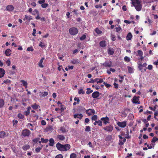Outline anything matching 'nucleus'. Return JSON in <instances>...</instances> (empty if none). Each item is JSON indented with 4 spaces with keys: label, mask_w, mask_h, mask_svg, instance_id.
Wrapping results in <instances>:
<instances>
[{
    "label": "nucleus",
    "mask_w": 158,
    "mask_h": 158,
    "mask_svg": "<svg viewBox=\"0 0 158 158\" xmlns=\"http://www.w3.org/2000/svg\"><path fill=\"white\" fill-rule=\"evenodd\" d=\"M131 2L132 4L137 11H139L141 10L142 5L140 1L139 0H131Z\"/></svg>",
    "instance_id": "nucleus-1"
},
{
    "label": "nucleus",
    "mask_w": 158,
    "mask_h": 158,
    "mask_svg": "<svg viewBox=\"0 0 158 158\" xmlns=\"http://www.w3.org/2000/svg\"><path fill=\"white\" fill-rule=\"evenodd\" d=\"M69 33L72 35H75L78 32V30L76 27L70 28L69 30Z\"/></svg>",
    "instance_id": "nucleus-2"
},
{
    "label": "nucleus",
    "mask_w": 158,
    "mask_h": 158,
    "mask_svg": "<svg viewBox=\"0 0 158 158\" xmlns=\"http://www.w3.org/2000/svg\"><path fill=\"white\" fill-rule=\"evenodd\" d=\"M30 134V132L29 130L27 129L23 130L22 132V135L24 137H28Z\"/></svg>",
    "instance_id": "nucleus-3"
},
{
    "label": "nucleus",
    "mask_w": 158,
    "mask_h": 158,
    "mask_svg": "<svg viewBox=\"0 0 158 158\" xmlns=\"http://www.w3.org/2000/svg\"><path fill=\"white\" fill-rule=\"evenodd\" d=\"M104 130L109 132L112 131L113 129V126L111 125H109L108 126H106V127L103 128Z\"/></svg>",
    "instance_id": "nucleus-4"
},
{
    "label": "nucleus",
    "mask_w": 158,
    "mask_h": 158,
    "mask_svg": "<svg viewBox=\"0 0 158 158\" xmlns=\"http://www.w3.org/2000/svg\"><path fill=\"white\" fill-rule=\"evenodd\" d=\"M102 121L103 123L105 125L107 123H109V118L107 116H106L105 117H102L100 119Z\"/></svg>",
    "instance_id": "nucleus-5"
},
{
    "label": "nucleus",
    "mask_w": 158,
    "mask_h": 158,
    "mask_svg": "<svg viewBox=\"0 0 158 158\" xmlns=\"http://www.w3.org/2000/svg\"><path fill=\"white\" fill-rule=\"evenodd\" d=\"M127 122L124 121L123 122H118L117 123V124L120 127L122 128L125 127L127 125Z\"/></svg>",
    "instance_id": "nucleus-6"
},
{
    "label": "nucleus",
    "mask_w": 158,
    "mask_h": 158,
    "mask_svg": "<svg viewBox=\"0 0 158 158\" xmlns=\"http://www.w3.org/2000/svg\"><path fill=\"white\" fill-rule=\"evenodd\" d=\"M102 65L105 67H110L113 66L112 62L110 61H107L102 64Z\"/></svg>",
    "instance_id": "nucleus-7"
},
{
    "label": "nucleus",
    "mask_w": 158,
    "mask_h": 158,
    "mask_svg": "<svg viewBox=\"0 0 158 158\" xmlns=\"http://www.w3.org/2000/svg\"><path fill=\"white\" fill-rule=\"evenodd\" d=\"M85 112L88 116H90L93 114H94L95 111L94 109H89L86 110Z\"/></svg>",
    "instance_id": "nucleus-8"
},
{
    "label": "nucleus",
    "mask_w": 158,
    "mask_h": 158,
    "mask_svg": "<svg viewBox=\"0 0 158 158\" xmlns=\"http://www.w3.org/2000/svg\"><path fill=\"white\" fill-rule=\"evenodd\" d=\"M139 97H136L135 96L133 98V100L132 102L134 103L135 104H139L140 103V102L139 101H138L139 100Z\"/></svg>",
    "instance_id": "nucleus-9"
},
{
    "label": "nucleus",
    "mask_w": 158,
    "mask_h": 158,
    "mask_svg": "<svg viewBox=\"0 0 158 158\" xmlns=\"http://www.w3.org/2000/svg\"><path fill=\"white\" fill-rule=\"evenodd\" d=\"M70 145L69 144L63 145V151H67L69 150L70 148Z\"/></svg>",
    "instance_id": "nucleus-10"
},
{
    "label": "nucleus",
    "mask_w": 158,
    "mask_h": 158,
    "mask_svg": "<svg viewBox=\"0 0 158 158\" xmlns=\"http://www.w3.org/2000/svg\"><path fill=\"white\" fill-rule=\"evenodd\" d=\"M63 145L60 143H58L56 144V147L58 150L62 151L63 150Z\"/></svg>",
    "instance_id": "nucleus-11"
},
{
    "label": "nucleus",
    "mask_w": 158,
    "mask_h": 158,
    "mask_svg": "<svg viewBox=\"0 0 158 158\" xmlns=\"http://www.w3.org/2000/svg\"><path fill=\"white\" fill-rule=\"evenodd\" d=\"M100 96V93L98 91H95L93 92L92 94V97L94 98H96L98 97H99Z\"/></svg>",
    "instance_id": "nucleus-12"
},
{
    "label": "nucleus",
    "mask_w": 158,
    "mask_h": 158,
    "mask_svg": "<svg viewBox=\"0 0 158 158\" xmlns=\"http://www.w3.org/2000/svg\"><path fill=\"white\" fill-rule=\"evenodd\" d=\"M83 116L82 114H74L73 115V117L74 118H79V119H81L83 117Z\"/></svg>",
    "instance_id": "nucleus-13"
},
{
    "label": "nucleus",
    "mask_w": 158,
    "mask_h": 158,
    "mask_svg": "<svg viewBox=\"0 0 158 158\" xmlns=\"http://www.w3.org/2000/svg\"><path fill=\"white\" fill-rule=\"evenodd\" d=\"M57 138L59 140L63 141L65 139V137L62 135H58L57 136Z\"/></svg>",
    "instance_id": "nucleus-14"
},
{
    "label": "nucleus",
    "mask_w": 158,
    "mask_h": 158,
    "mask_svg": "<svg viewBox=\"0 0 158 158\" xmlns=\"http://www.w3.org/2000/svg\"><path fill=\"white\" fill-rule=\"evenodd\" d=\"M11 51L10 49H7L5 51V54L6 56H10L11 54Z\"/></svg>",
    "instance_id": "nucleus-15"
},
{
    "label": "nucleus",
    "mask_w": 158,
    "mask_h": 158,
    "mask_svg": "<svg viewBox=\"0 0 158 158\" xmlns=\"http://www.w3.org/2000/svg\"><path fill=\"white\" fill-rule=\"evenodd\" d=\"M44 59V57L41 58L38 63V65L40 68H43L44 67V65L42 64V63Z\"/></svg>",
    "instance_id": "nucleus-16"
},
{
    "label": "nucleus",
    "mask_w": 158,
    "mask_h": 158,
    "mask_svg": "<svg viewBox=\"0 0 158 158\" xmlns=\"http://www.w3.org/2000/svg\"><path fill=\"white\" fill-rule=\"evenodd\" d=\"M94 124L95 125H96L98 124V126H102V121L100 120L95 121V122L94 123Z\"/></svg>",
    "instance_id": "nucleus-17"
},
{
    "label": "nucleus",
    "mask_w": 158,
    "mask_h": 158,
    "mask_svg": "<svg viewBox=\"0 0 158 158\" xmlns=\"http://www.w3.org/2000/svg\"><path fill=\"white\" fill-rule=\"evenodd\" d=\"M5 74V71L2 68H0V78L3 77Z\"/></svg>",
    "instance_id": "nucleus-18"
},
{
    "label": "nucleus",
    "mask_w": 158,
    "mask_h": 158,
    "mask_svg": "<svg viewBox=\"0 0 158 158\" xmlns=\"http://www.w3.org/2000/svg\"><path fill=\"white\" fill-rule=\"evenodd\" d=\"M14 9V6L11 5H9L6 6V10L9 11H12Z\"/></svg>",
    "instance_id": "nucleus-19"
},
{
    "label": "nucleus",
    "mask_w": 158,
    "mask_h": 158,
    "mask_svg": "<svg viewBox=\"0 0 158 158\" xmlns=\"http://www.w3.org/2000/svg\"><path fill=\"white\" fill-rule=\"evenodd\" d=\"M126 139L125 138H123V140L122 139H119V140L118 144L120 145H122L124 144V143L126 142Z\"/></svg>",
    "instance_id": "nucleus-20"
},
{
    "label": "nucleus",
    "mask_w": 158,
    "mask_h": 158,
    "mask_svg": "<svg viewBox=\"0 0 158 158\" xmlns=\"http://www.w3.org/2000/svg\"><path fill=\"white\" fill-rule=\"evenodd\" d=\"M106 41L105 40H103L100 41L99 43L100 46L102 47H106Z\"/></svg>",
    "instance_id": "nucleus-21"
},
{
    "label": "nucleus",
    "mask_w": 158,
    "mask_h": 158,
    "mask_svg": "<svg viewBox=\"0 0 158 158\" xmlns=\"http://www.w3.org/2000/svg\"><path fill=\"white\" fill-rule=\"evenodd\" d=\"M49 145L51 146H53L54 144L55 141L53 138H51L49 140Z\"/></svg>",
    "instance_id": "nucleus-22"
},
{
    "label": "nucleus",
    "mask_w": 158,
    "mask_h": 158,
    "mask_svg": "<svg viewBox=\"0 0 158 158\" xmlns=\"http://www.w3.org/2000/svg\"><path fill=\"white\" fill-rule=\"evenodd\" d=\"M132 35L131 33L129 32L128 33L127 37L126 39L127 40H131L132 38Z\"/></svg>",
    "instance_id": "nucleus-23"
},
{
    "label": "nucleus",
    "mask_w": 158,
    "mask_h": 158,
    "mask_svg": "<svg viewBox=\"0 0 158 158\" xmlns=\"http://www.w3.org/2000/svg\"><path fill=\"white\" fill-rule=\"evenodd\" d=\"M115 27L116 29V32H119L122 29L121 27L118 25H116L115 26Z\"/></svg>",
    "instance_id": "nucleus-24"
},
{
    "label": "nucleus",
    "mask_w": 158,
    "mask_h": 158,
    "mask_svg": "<svg viewBox=\"0 0 158 158\" xmlns=\"http://www.w3.org/2000/svg\"><path fill=\"white\" fill-rule=\"evenodd\" d=\"M71 63L73 64H78L79 63V60L78 59H73L71 61Z\"/></svg>",
    "instance_id": "nucleus-25"
},
{
    "label": "nucleus",
    "mask_w": 158,
    "mask_h": 158,
    "mask_svg": "<svg viewBox=\"0 0 158 158\" xmlns=\"http://www.w3.org/2000/svg\"><path fill=\"white\" fill-rule=\"evenodd\" d=\"M32 18L31 16H28L27 15H26L25 16V17L24 19H23V20H25L26 19H27L28 21H30L31 20H32Z\"/></svg>",
    "instance_id": "nucleus-26"
},
{
    "label": "nucleus",
    "mask_w": 158,
    "mask_h": 158,
    "mask_svg": "<svg viewBox=\"0 0 158 158\" xmlns=\"http://www.w3.org/2000/svg\"><path fill=\"white\" fill-rule=\"evenodd\" d=\"M6 133L4 131L0 132V138H3L5 137Z\"/></svg>",
    "instance_id": "nucleus-27"
},
{
    "label": "nucleus",
    "mask_w": 158,
    "mask_h": 158,
    "mask_svg": "<svg viewBox=\"0 0 158 158\" xmlns=\"http://www.w3.org/2000/svg\"><path fill=\"white\" fill-rule=\"evenodd\" d=\"M21 82L22 83L23 86L25 87V88H27V81L24 80H21Z\"/></svg>",
    "instance_id": "nucleus-28"
},
{
    "label": "nucleus",
    "mask_w": 158,
    "mask_h": 158,
    "mask_svg": "<svg viewBox=\"0 0 158 158\" xmlns=\"http://www.w3.org/2000/svg\"><path fill=\"white\" fill-rule=\"evenodd\" d=\"M31 109V108L30 106H28L27 108V111H26L24 113V114L26 116H27L28 115H29L30 114V110Z\"/></svg>",
    "instance_id": "nucleus-29"
},
{
    "label": "nucleus",
    "mask_w": 158,
    "mask_h": 158,
    "mask_svg": "<svg viewBox=\"0 0 158 158\" xmlns=\"http://www.w3.org/2000/svg\"><path fill=\"white\" fill-rule=\"evenodd\" d=\"M30 147L29 145H26L23 147V149L24 151H26L29 149Z\"/></svg>",
    "instance_id": "nucleus-30"
},
{
    "label": "nucleus",
    "mask_w": 158,
    "mask_h": 158,
    "mask_svg": "<svg viewBox=\"0 0 158 158\" xmlns=\"http://www.w3.org/2000/svg\"><path fill=\"white\" fill-rule=\"evenodd\" d=\"M4 105V101L3 99H0V108L3 107Z\"/></svg>",
    "instance_id": "nucleus-31"
},
{
    "label": "nucleus",
    "mask_w": 158,
    "mask_h": 158,
    "mask_svg": "<svg viewBox=\"0 0 158 158\" xmlns=\"http://www.w3.org/2000/svg\"><path fill=\"white\" fill-rule=\"evenodd\" d=\"M108 52L109 54L112 55L114 53V52L113 49L109 48L108 50Z\"/></svg>",
    "instance_id": "nucleus-32"
},
{
    "label": "nucleus",
    "mask_w": 158,
    "mask_h": 158,
    "mask_svg": "<svg viewBox=\"0 0 158 158\" xmlns=\"http://www.w3.org/2000/svg\"><path fill=\"white\" fill-rule=\"evenodd\" d=\"M43 147V145L40 144V147L36 148L35 149V151L36 152L38 153L40 152L41 149Z\"/></svg>",
    "instance_id": "nucleus-33"
},
{
    "label": "nucleus",
    "mask_w": 158,
    "mask_h": 158,
    "mask_svg": "<svg viewBox=\"0 0 158 158\" xmlns=\"http://www.w3.org/2000/svg\"><path fill=\"white\" fill-rule=\"evenodd\" d=\"M39 106L35 103L34 105H31V106L34 109H37L38 108V107Z\"/></svg>",
    "instance_id": "nucleus-34"
},
{
    "label": "nucleus",
    "mask_w": 158,
    "mask_h": 158,
    "mask_svg": "<svg viewBox=\"0 0 158 158\" xmlns=\"http://www.w3.org/2000/svg\"><path fill=\"white\" fill-rule=\"evenodd\" d=\"M158 106L157 105H156L154 107H152L151 106H149V108L150 109V110H152L153 111H155L156 109V107H157Z\"/></svg>",
    "instance_id": "nucleus-35"
},
{
    "label": "nucleus",
    "mask_w": 158,
    "mask_h": 158,
    "mask_svg": "<svg viewBox=\"0 0 158 158\" xmlns=\"http://www.w3.org/2000/svg\"><path fill=\"white\" fill-rule=\"evenodd\" d=\"M18 117L20 119H22L24 118V115L23 114L20 113L18 114Z\"/></svg>",
    "instance_id": "nucleus-36"
},
{
    "label": "nucleus",
    "mask_w": 158,
    "mask_h": 158,
    "mask_svg": "<svg viewBox=\"0 0 158 158\" xmlns=\"http://www.w3.org/2000/svg\"><path fill=\"white\" fill-rule=\"evenodd\" d=\"M128 72L130 73H133L134 72L133 69L131 67L128 66Z\"/></svg>",
    "instance_id": "nucleus-37"
},
{
    "label": "nucleus",
    "mask_w": 158,
    "mask_h": 158,
    "mask_svg": "<svg viewBox=\"0 0 158 158\" xmlns=\"http://www.w3.org/2000/svg\"><path fill=\"white\" fill-rule=\"evenodd\" d=\"M96 79H98L96 81L97 84L101 83L103 82V80L101 78H96Z\"/></svg>",
    "instance_id": "nucleus-38"
},
{
    "label": "nucleus",
    "mask_w": 158,
    "mask_h": 158,
    "mask_svg": "<svg viewBox=\"0 0 158 158\" xmlns=\"http://www.w3.org/2000/svg\"><path fill=\"white\" fill-rule=\"evenodd\" d=\"M33 15H35L36 14H39L38 11L37 9H35L32 13H31Z\"/></svg>",
    "instance_id": "nucleus-39"
},
{
    "label": "nucleus",
    "mask_w": 158,
    "mask_h": 158,
    "mask_svg": "<svg viewBox=\"0 0 158 158\" xmlns=\"http://www.w3.org/2000/svg\"><path fill=\"white\" fill-rule=\"evenodd\" d=\"M87 91L86 92V93L87 94H89L92 93L93 92V90L91 89L90 88H87Z\"/></svg>",
    "instance_id": "nucleus-40"
},
{
    "label": "nucleus",
    "mask_w": 158,
    "mask_h": 158,
    "mask_svg": "<svg viewBox=\"0 0 158 158\" xmlns=\"http://www.w3.org/2000/svg\"><path fill=\"white\" fill-rule=\"evenodd\" d=\"M78 93L80 94H84L85 93V91L82 89H81L78 91Z\"/></svg>",
    "instance_id": "nucleus-41"
},
{
    "label": "nucleus",
    "mask_w": 158,
    "mask_h": 158,
    "mask_svg": "<svg viewBox=\"0 0 158 158\" xmlns=\"http://www.w3.org/2000/svg\"><path fill=\"white\" fill-rule=\"evenodd\" d=\"M158 140V138L155 137H153V138H152V139L151 141V142L152 143H155L156 141Z\"/></svg>",
    "instance_id": "nucleus-42"
},
{
    "label": "nucleus",
    "mask_w": 158,
    "mask_h": 158,
    "mask_svg": "<svg viewBox=\"0 0 158 158\" xmlns=\"http://www.w3.org/2000/svg\"><path fill=\"white\" fill-rule=\"evenodd\" d=\"M41 139L42 143H46L48 141V139H44L43 138H42Z\"/></svg>",
    "instance_id": "nucleus-43"
},
{
    "label": "nucleus",
    "mask_w": 158,
    "mask_h": 158,
    "mask_svg": "<svg viewBox=\"0 0 158 158\" xmlns=\"http://www.w3.org/2000/svg\"><path fill=\"white\" fill-rule=\"evenodd\" d=\"M77 155L74 153H72L70 155V158H76Z\"/></svg>",
    "instance_id": "nucleus-44"
},
{
    "label": "nucleus",
    "mask_w": 158,
    "mask_h": 158,
    "mask_svg": "<svg viewBox=\"0 0 158 158\" xmlns=\"http://www.w3.org/2000/svg\"><path fill=\"white\" fill-rule=\"evenodd\" d=\"M60 130L63 133H65L66 132L65 129L63 127H60Z\"/></svg>",
    "instance_id": "nucleus-45"
},
{
    "label": "nucleus",
    "mask_w": 158,
    "mask_h": 158,
    "mask_svg": "<svg viewBox=\"0 0 158 158\" xmlns=\"http://www.w3.org/2000/svg\"><path fill=\"white\" fill-rule=\"evenodd\" d=\"M95 32L98 34H100L102 33V31L98 28H96L95 29Z\"/></svg>",
    "instance_id": "nucleus-46"
},
{
    "label": "nucleus",
    "mask_w": 158,
    "mask_h": 158,
    "mask_svg": "<svg viewBox=\"0 0 158 158\" xmlns=\"http://www.w3.org/2000/svg\"><path fill=\"white\" fill-rule=\"evenodd\" d=\"M124 60L125 61L127 62H129L130 61V58L127 56H126L124 57Z\"/></svg>",
    "instance_id": "nucleus-47"
},
{
    "label": "nucleus",
    "mask_w": 158,
    "mask_h": 158,
    "mask_svg": "<svg viewBox=\"0 0 158 158\" xmlns=\"http://www.w3.org/2000/svg\"><path fill=\"white\" fill-rule=\"evenodd\" d=\"M124 22L125 23H128V24H130V23H134V22L133 21H128L127 20H125L124 21Z\"/></svg>",
    "instance_id": "nucleus-48"
},
{
    "label": "nucleus",
    "mask_w": 158,
    "mask_h": 158,
    "mask_svg": "<svg viewBox=\"0 0 158 158\" xmlns=\"http://www.w3.org/2000/svg\"><path fill=\"white\" fill-rule=\"evenodd\" d=\"M85 131H91L90 127L89 126H86Z\"/></svg>",
    "instance_id": "nucleus-49"
},
{
    "label": "nucleus",
    "mask_w": 158,
    "mask_h": 158,
    "mask_svg": "<svg viewBox=\"0 0 158 158\" xmlns=\"http://www.w3.org/2000/svg\"><path fill=\"white\" fill-rule=\"evenodd\" d=\"M91 119L92 120L96 121L98 119V117L97 115H94L92 117Z\"/></svg>",
    "instance_id": "nucleus-50"
},
{
    "label": "nucleus",
    "mask_w": 158,
    "mask_h": 158,
    "mask_svg": "<svg viewBox=\"0 0 158 158\" xmlns=\"http://www.w3.org/2000/svg\"><path fill=\"white\" fill-rule=\"evenodd\" d=\"M137 52L138 53V55L139 56H143V52L142 51H141V50H138Z\"/></svg>",
    "instance_id": "nucleus-51"
},
{
    "label": "nucleus",
    "mask_w": 158,
    "mask_h": 158,
    "mask_svg": "<svg viewBox=\"0 0 158 158\" xmlns=\"http://www.w3.org/2000/svg\"><path fill=\"white\" fill-rule=\"evenodd\" d=\"M40 138H36L35 139H33L32 140V141L35 143H37V142L38 141L40 140Z\"/></svg>",
    "instance_id": "nucleus-52"
},
{
    "label": "nucleus",
    "mask_w": 158,
    "mask_h": 158,
    "mask_svg": "<svg viewBox=\"0 0 158 158\" xmlns=\"http://www.w3.org/2000/svg\"><path fill=\"white\" fill-rule=\"evenodd\" d=\"M143 67L142 66V63L138 64V68L139 70L141 71V72H142Z\"/></svg>",
    "instance_id": "nucleus-53"
},
{
    "label": "nucleus",
    "mask_w": 158,
    "mask_h": 158,
    "mask_svg": "<svg viewBox=\"0 0 158 158\" xmlns=\"http://www.w3.org/2000/svg\"><path fill=\"white\" fill-rule=\"evenodd\" d=\"M98 79L95 78V79L93 80V79H91V80L89 81L88 83H94L95 82L97 81V80Z\"/></svg>",
    "instance_id": "nucleus-54"
},
{
    "label": "nucleus",
    "mask_w": 158,
    "mask_h": 158,
    "mask_svg": "<svg viewBox=\"0 0 158 158\" xmlns=\"http://www.w3.org/2000/svg\"><path fill=\"white\" fill-rule=\"evenodd\" d=\"M48 6V4L47 3H44L41 5L42 7L44 8H46Z\"/></svg>",
    "instance_id": "nucleus-55"
},
{
    "label": "nucleus",
    "mask_w": 158,
    "mask_h": 158,
    "mask_svg": "<svg viewBox=\"0 0 158 158\" xmlns=\"http://www.w3.org/2000/svg\"><path fill=\"white\" fill-rule=\"evenodd\" d=\"M27 50L28 51H31V52H33L34 51V49L32 47H28L27 49Z\"/></svg>",
    "instance_id": "nucleus-56"
},
{
    "label": "nucleus",
    "mask_w": 158,
    "mask_h": 158,
    "mask_svg": "<svg viewBox=\"0 0 158 158\" xmlns=\"http://www.w3.org/2000/svg\"><path fill=\"white\" fill-rule=\"evenodd\" d=\"M39 45V46L41 47L42 48H43L45 46V45L41 41L40 42V43Z\"/></svg>",
    "instance_id": "nucleus-57"
},
{
    "label": "nucleus",
    "mask_w": 158,
    "mask_h": 158,
    "mask_svg": "<svg viewBox=\"0 0 158 158\" xmlns=\"http://www.w3.org/2000/svg\"><path fill=\"white\" fill-rule=\"evenodd\" d=\"M111 37L112 41H114L116 40L115 36L114 35H113L112 34H111Z\"/></svg>",
    "instance_id": "nucleus-58"
},
{
    "label": "nucleus",
    "mask_w": 158,
    "mask_h": 158,
    "mask_svg": "<svg viewBox=\"0 0 158 158\" xmlns=\"http://www.w3.org/2000/svg\"><path fill=\"white\" fill-rule=\"evenodd\" d=\"M86 37V35H82L80 38V40H85Z\"/></svg>",
    "instance_id": "nucleus-59"
},
{
    "label": "nucleus",
    "mask_w": 158,
    "mask_h": 158,
    "mask_svg": "<svg viewBox=\"0 0 158 158\" xmlns=\"http://www.w3.org/2000/svg\"><path fill=\"white\" fill-rule=\"evenodd\" d=\"M3 82L5 84H10V81L9 79H6L4 80Z\"/></svg>",
    "instance_id": "nucleus-60"
},
{
    "label": "nucleus",
    "mask_w": 158,
    "mask_h": 158,
    "mask_svg": "<svg viewBox=\"0 0 158 158\" xmlns=\"http://www.w3.org/2000/svg\"><path fill=\"white\" fill-rule=\"evenodd\" d=\"M27 125L28 126H31V127L30 128V127H29L30 128V130H31V131H33V129L32 128L33 125L31 123H28L27 124Z\"/></svg>",
    "instance_id": "nucleus-61"
},
{
    "label": "nucleus",
    "mask_w": 158,
    "mask_h": 158,
    "mask_svg": "<svg viewBox=\"0 0 158 158\" xmlns=\"http://www.w3.org/2000/svg\"><path fill=\"white\" fill-rule=\"evenodd\" d=\"M153 68V66L152 65L150 64L148 66V67L147 68H146V69H148L149 70H152Z\"/></svg>",
    "instance_id": "nucleus-62"
},
{
    "label": "nucleus",
    "mask_w": 158,
    "mask_h": 158,
    "mask_svg": "<svg viewBox=\"0 0 158 158\" xmlns=\"http://www.w3.org/2000/svg\"><path fill=\"white\" fill-rule=\"evenodd\" d=\"M48 94V92L45 91L44 92H43V97H45L47 96Z\"/></svg>",
    "instance_id": "nucleus-63"
},
{
    "label": "nucleus",
    "mask_w": 158,
    "mask_h": 158,
    "mask_svg": "<svg viewBox=\"0 0 158 158\" xmlns=\"http://www.w3.org/2000/svg\"><path fill=\"white\" fill-rule=\"evenodd\" d=\"M63 156L62 154H58L57 155L55 158H63Z\"/></svg>",
    "instance_id": "nucleus-64"
}]
</instances>
